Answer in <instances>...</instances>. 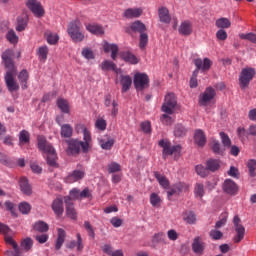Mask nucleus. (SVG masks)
Returning <instances> with one entry per match:
<instances>
[{
    "instance_id": "4c0bfd02",
    "label": "nucleus",
    "mask_w": 256,
    "mask_h": 256,
    "mask_svg": "<svg viewBox=\"0 0 256 256\" xmlns=\"http://www.w3.org/2000/svg\"><path fill=\"white\" fill-rule=\"evenodd\" d=\"M211 149L215 155H225V149L221 148V143H219V140H212Z\"/></svg>"
},
{
    "instance_id": "4be33fe9",
    "label": "nucleus",
    "mask_w": 256,
    "mask_h": 256,
    "mask_svg": "<svg viewBox=\"0 0 256 256\" xmlns=\"http://www.w3.org/2000/svg\"><path fill=\"white\" fill-rule=\"evenodd\" d=\"M100 68L102 69V71H114V73H116L117 75L121 73V69L117 68V64H115L111 60H104L101 63Z\"/></svg>"
},
{
    "instance_id": "bf43d9fd",
    "label": "nucleus",
    "mask_w": 256,
    "mask_h": 256,
    "mask_svg": "<svg viewBox=\"0 0 256 256\" xmlns=\"http://www.w3.org/2000/svg\"><path fill=\"white\" fill-rule=\"evenodd\" d=\"M33 247V240L31 238H26L21 242V249L24 251H29Z\"/></svg>"
},
{
    "instance_id": "f03ea898",
    "label": "nucleus",
    "mask_w": 256,
    "mask_h": 256,
    "mask_svg": "<svg viewBox=\"0 0 256 256\" xmlns=\"http://www.w3.org/2000/svg\"><path fill=\"white\" fill-rule=\"evenodd\" d=\"M38 148L40 151H43V153L47 154L46 161L50 167H59V164H57V153L55 152V148H53L51 144L47 143L45 138H38Z\"/></svg>"
},
{
    "instance_id": "5701e85b",
    "label": "nucleus",
    "mask_w": 256,
    "mask_h": 256,
    "mask_svg": "<svg viewBox=\"0 0 256 256\" xmlns=\"http://www.w3.org/2000/svg\"><path fill=\"white\" fill-rule=\"evenodd\" d=\"M158 17L161 23L169 25L171 23V15L169 14V9L167 7H160L158 9Z\"/></svg>"
},
{
    "instance_id": "de8ad7c7",
    "label": "nucleus",
    "mask_w": 256,
    "mask_h": 256,
    "mask_svg": "<svg viewBox=\"0 0 256 256\" xmlns=\"http://www.w3.org/2000/svg\"><path fill=\"white\" fill-rule=\"evenodd\" d=\"M148 44H149V35L146 32L140 34V39H139L140 49L141 50L145 49Z\"/></svg>"
},
{
    "instance_id": "e433bc0d",
    "label": "nucleus",
    "mask_w": 256,
    "mask_h": 256,
    "mask_svg": "<svg viewBox=\"0 0 256 256\" xmlns=\"http://www.w3.org/2000/svg\"><path fill=\"white\" fill-rule=\"evenodd\" d=\"M154 177L163 189H169V179L167 177L161 175L159 172H154Z\"/></svg>"
},
{
    "instance_id": "f704fd0d",
    "label": "nucleus",
    "mask_w": 256,
    "mask_h": 256,
    "mask_svg": "<svg viewBox=\"0 0 256 256\" xmlns=\"http://www.w3.org/2000/svg\"><path fill=\"white\" fill-rule=\"evenodd\" d=\"M57 107L60 109L62 113H66V114L70 113L69 101H67L64 98L57 99Z\"/></svg>"
},
{
    "instance_id": "e2e57ef3",
    "label": "nucleus",
    "mask_w": 256,
    "mask_h": 256,
    "mask_svg": "<svg viewBox=\"0 0 256 256\" xmlns=\"http://www.w3.org/2000/svg\"><path fill=\"white\" fill-rule=\"evenodd\" d=\"M119 171H121V165L119 163L112 162L108 164V173H117Z\"/></svg>"
},
{
    "instance_id": "864d4df0",
    "label": "nucleus",
    "mask_w": 256,
    "mask_h": 256,
    "mask_svg": "<svg viewBox=\"0 0 256 256\" xmlns=\"http://www.w3.org/2000/svg\"><path fill=\"white\" fill-rule=\"evenodd\" d=\"M18 207L22 215H29L31 213V204L27 202H21Z\"/></svg>"
},
{
    "instance_id": "aec40b11",
    "label": "nucleus",
    "mask_w": 256,
    "mask_h": 256,
    "mask_svg": "<svg viewBox=\"0 0 256 256\" xmlns=\"http://www.w3.org/2000/svg\"><path fill=\"white\" fill-rule=\"evenodd\" d=\"M85 177V172L81 170H74L72 173H70L66 178V183H77V181H81Z\"/></svg>"
},
{
    "instance_id": "338daca9",
    "label": "nucleus",
    "mask_w": 256,
    "mask_h": 256,
    "mask_svg": "<svg viewBox=\"0 0 256 256\" xmlns=\"http://www.w3.org/2000/svg\"><path fill=\"white\" fill-rule=\"evenodd\" d=\"M95 127L100 131H105L107 129V122L104 119L96 120Z\"/></svg>"
},
{
    "instance_id": "2f4dec72",
    "label": "nucleus",
    "mask_w": 256,
    "mask_h": 256,
    "mask_svg": "<svg viewBox=\"0 0 256 256\" xmlns=\"http://www.w3.org/2000/svg\"><path fill=\"white\" fill-rule=\"evenodd\" d=\"M60 135L64 139H71L73 137V127L70 124L61 125Z\"/></svg>"
},
{
    "instance_id": "13d9d810",
    "label": "nucleus",
    "mask_w": 256,
    "mask_h": 256,
    "mask_svg": "<svg viewBox=\"0 0 256 256\" xmlns=\"http://www.w3.org/2000/svg\"><path fill=\"white\" fill-rule=\"evenodd\" d=\"M82 57L88 60L95 59V53H93V50L91 48H83Z\"/></svg>"
},
{
    "instance_id": "37998d69",
    "label": "nucleus",
    "mask_w": 256,
    "mask_h": 256,
    "mask_svg": "<svg viewBox=\"0 0 256 256\" xmlns=\"http://www.w3.org/2000/svg\"><path fill=\"white\" fill-rule=\"evenodd\" d=\"M31 141V135L27 130H22L19 133V143L20 145H27Z\"/></svg>"
},
{
    "instance_id": "cd10ccee",
    "label": "nucleus",
    "mask_w": 256,
    "mask_h": 256,
    "mask_svg": "<svg viewBox=\"0 0 256 256\" xmlns=\"http://www.w3.org/2000/svg\"><path fill=\"white\" fill-rule=\"evenodd\" d=\"M120 83L122 85V93H127L131 89V85H133V79L129 75H121Z\"/></svg>"
},
{
    "instance_id": "a18cd8bd",
    "label": "nucleus",
    "mask_w": 256,
    "mask_h": 256,
    "mask_svg": "<svg viewBox=\"0 0 256 256\" xmlns=\"http://www.w3.org/2000/svg\"><path fill=\"white\" fill-rule=\"evenodd\" d=\"M37 55L40 61H47V55H49V48L47 46H41L38 48Z\"/></svg>"
},
{
    "instance_id": "5fc2aeb1",
    "label": "nucleus",
    "mask_w": 256,
    "mask_h": 256,
    "mask_svg": "<svg viewBox=\"0 0 256 256\" xmlns=\"http://www.w3.org/2000/svg\"><path fill=\"white\" fill-rule=\"evenodd\" d=\"M6 37H7V40L9 41V43H12L13 45H15L19 42V36H17V34L15 33L14 30L8 31Z\"/></svg>"
},
{
    "instance_id": "ea45409f",
    "label": "nucleus",
    "mask_w": 256,
    "mask_h": 256,
    "mask_svg": "<svg viewBox=\"0 0 256 256\" xmlns=\"http://www.w3.org/2000/svg\"><path fill=\"white\" fill-rule=\"evenodd\" d=\"M34 231H38L39 233H47L49 231V224L44 221H38L34 224Z\"/></svg>"
},
{
    "instance_id": "a878e982",
    "label": "nucleus",
    "mask_w": 256,
    "mask_h": 256,
    "mask_svg": "<svg viewBox=\"0 0 256 256\" xmlns=\"http://www.w3.org/2000/svg\"><path fill=\"white\" fill-rule=\"evenodd\" d=\"M192 251L196 253V255H203V251H205V243L201 240V238L196 237L192 243Z\"/></svg>"
},
{
    "instance_id": "6e6552de",
    "label": "nucleus",
    "mask_w": 256,
    "mask_h": 256,
    "mask_svg": "<svg viewBox=\"0 0 256 256\" xmlns=\"http://www.w3.org/2000/svg\"><path fill=\"white\" fill-rule=\"evenodd\" d=\"M235 236L233 237L234 243H241L242 239H245V226L241 224V218L234 216L233 218Z\"/></svg>"
},
{
    "instance_id": "f257e3e1",
    "label": "nucleus",
    "mask_w": 256,
    "mask_h": 256,
    "mask_svg": "<svg viewBox=\"0 0 256 256\" xmlns=\"http://www.w3.org/2000/svg\"><path fill=\"white\" fill-rule=\"evenodd\" d=\"M14 55L15 54L11 49H8L2 53V61L6 69H8L4 76V81L10 93L19 91V83H17V80H15V77H17V67H15V62H13Z\"/></svg>"
},
{
    "instance_id": "052dcab7",
    "label": "nucleus",
    "mask_w": 256,
    "mask_h": 256,
    "mask_svg": "<svg viewBox=\"0 0 256 256\" xmlns=\"http://www.w3.org/2000/svg\"><path fill=\"white\" fill-rule=\"evenodd\" d=\"M153 243H165V233L158 232L152 238Z\"/></svg>"
},
{
    "instance_id": "6ab92c4d",
    "label": "nucleus",
    "mask_w": 256,
    "mask_h": 256,
    "mask_svg": "<svg viewBox=\"0 0 256 256\" xmlns=\"http://www.w3.org/2000/svg\"><path fill=\"white\" fill-rule=\"evenodd\" d=\"M29 23V16L27 14H22L17 17L16 23V31L21 33V31H25L27 29V25Z\"/></svg>"
},
{
    "instance_id": "a19ab883",
    "label": "nucleus",
    "mask_w": 256,
    "mask_h": 256,
    "mask_svg": "<svg viewBox=\"0 0 256 256\" xmlns=\"http://www.w3.org/2000/svg\"><path fill=\"white\" fill-rule=\"evenodd\" d=\"M215 25L218 29H229L231 27V21L228 18H219L216 20Z\"/></svg>"
},
{
    "instance_id": "9d476101",
    "label": "nucleus",
    "mask_w": 256,
    "mask_h": 256,
    "mask_svg": "<svg viewBox=\"0 0 256 256\" xmlns=\"http://www.w3.org/2000/svg\"><path fill=\"white\" fill-rule=\"evenodd\" d=\"M134 87L137 91H143L149 87V76L145 73H136L134 75Z\"/></svg>"
},
{
    "instance_id": "9b49d317",
    "label": "nucleus",
    "mask_w": 256,
    "mask_h": 256,
    "mask_svg": "<svg viewBox=\"0 0 256 256\" xmlns=\"http://www.w3.org/2000/svg\"><path fill=\"white\" fill-rule=\"evenodd\" d=\"M26 7L35 15V17H43L45 15V9L41 5V2L37 0H27Z\"/></svg>"
},
{
    "instance_id": "dca6fc26",
    "label": "nucleus",
    "mask_w": 256,
    "mask_h": 256,
    "mask_svg": "<svg viewBox=\"0 0 256 256\" xmlns=\"http://www.w3.org/2000/svg\"><path fill=\"white\" fill-rule=\"evenodd\" d=\"M119 57L122 61H125V63H130V65H137V63H139V58L131 51H121Z\"/></svg>"
},
{
    "instance_id": "6e6d98bb",
    "label": "nucleus",
    "mask_w": 256,
    "mask_h": 256,
    "mask_svg": "<svg viewBox=\"0 0 256 256\" xmlns=\"http://www.w3.org/2000/svg\"><path fill=\"white\" fill-rule=\"evenodd\" d=\"M220 138H221L223 147H226L227 149H229V147H231V138H229V135H227V133L225 132H220Z\"/></svg>"
},
{
    "instance_id": "c9c22d12",
    "label": "nucleus",
    "mask_w": 256,
    "mask_h": 256,
    "mask_svg": "<svg viewBox=\"0 0 256 256\" xmlns=\"http://www.w3.org/2000/svg\"><path fill=\"white\" fill-rule=\"evenodd\" d=\"M206 167H208V171L215 173V171H219L221 167V161L217 159H210L206 162Z\"/></svg>"
},
{
    "instance_id": "680f3d73",
    "label": "nucleus",
    "mask_w": 256,
    "mask_h": 256,
    "mask_svg": "<svg viewBox=\"0 0 256 256\" xmlns=\"http://www.w3.org/2000/svg\"><path fill=\"white\" fill-rule=\"evenodd\" d=\"M150 203L152 207H157L161 203V197L157 193H152L150 195Z\"/></svg>"
},
{
    "instance_id": "8fccbe9b",
    "label": "nucleus",
    "mask_w": 256,
    "mask_h": 256,
    "mask_svg": "<svg viewBox=\"0 0 256 256\" xmlns=\"http://www.w3.org/2000/svg\"><path fill=\"white\" fill-rule=\"evenodd\" d=\"M195 171L200 177H207V175H209V167H205L201 164L195 167Z\"/></svg>"
},
{
    "instance_id": "774afa93",
    "label": "nucleus",
    "mask_w": 256,
    "mask_h": 256,
    "mask_svg": "<svg viewBox=\"0 0 256 256\" xmlns=\"http://www.w3.org/2000/svg\"><path fill=\"white\" fill-rule=\"evenodd\" d=\"M216 37L218 41H226L227 40V31L220 29L216 32Z\"/></svg>"
},
{
    "instance_id": "0eeeda50",
    "label": "nucleus",
    "mask_w": 256,
    "mask_h": 256,
    "mask_svg": "<svg viewBox=\"0 0 256 256\" xmlns=\"http://www.w3.org/2000/svg\"><path fill=\"white\" fill-rule=\"evenodd\" d=\"M255 69L253 68H243L240 76H239V85L240 88L245 90L249 87V83L253 81V77H255Z\"/></svg>"
},
{
    "instance_id": "58836bf2",
    "label": "nucleus",
    "mask_w": 256,
    "mask_h": 256,
    "mask_svg": "<svg viewBox=\"0 0 256 256\" xmlns=\"http://www.w3.org/2000/svg\"><path fill=\"white\" fill-rule=\"evenodd\" d=\"M86 29L93 35H103V27L98 24H87Z\"/></svg>"
},
{
    "instance_id": "09e8293b",
    "label": "nucleus",
    "mask_w": 256,
    "mask_h": 256,
    "mask_svg": "<svg viewBox=\"0 0 256 256\" xmlns=\"http://www.w3.org/2000/svg\"><path fill=\"white\" fill-rule=\"evenodd\" d=\"M239 38L243 39L244 41H250V43L256 44V34L253 32L250 33H241L239 34Z\"/></svg>"
},
{
    "instance_id": "603ef678",
    "label": "nucleus",
    "mask_w": 256,
    "mask_h": 256,
    "mask_svg": "<svg viewBox=\"0 0 256 256\" xmlns=\"http://www.w3.org/2000/svg\"><path fill=\"white\" fill-rule=\"evenodd\" d=\"M247 167L249 170V175L250 177H256V160L255 159H250L248 160Z\"/></svg>"
},
{
    "instance_id": "f8f14e48",
    "label": "nucleus",
    "mask_w": 256,
    "mask_h": 256,
    "mask_svg": "<svg viewBox=\"0 0 256 256\" xmlns=\"http://www.w3.org/2000/svg\"><path fill=\"white\" fill-rule=\"evenodd\" d=\"M215 95V89L211 87L206 88L204 93H202L199 97V105H201L202 107H207L211 100L215 98Z\"/></svg>"
},
{
    "instance_id": "7ed1b4c3",
    "label": "nucleus",
    "mask_w": 256,
    "mask_h": 256,
    "mask_svg": "<svg viewBox=\"0 0 256 256\" xmlns=\"http://www.w3.org/2000/svg\"><path fill=\"white\" fill-rule=\"evenodd\" d=\"M194 65L196 69L194 70L192 77L190 79V87L191 89H195L198 85L197 83V75H199V71L205 73V71H209L211 69V60L209 58H197L194 60Z\"/></svg>"
},
{
    "instance_id": "f3484780",
    "label": "nucleus",
    "mask_w": 256,
    "mask_h": 256,
    "mask_svg": "<svg viewBox=\"0 0 256 256\" xmlns=\"http://www.w3.org/2000/svg\"><path fill=\"white\" fill-rule=\"evenodd\" d=\"M103 50L104 53H111V59H113V61H117V55H119V46H117V44L104 42Z\"/></svg>"
},
{
    "instance_id": "c756f323",
    "label": "nucleus",
    "mask_w": 256,
    "mask_h": 256,
    "mask_svg": "<svg viewBox=\"0 0 256 256\" xmlns=\"http://www.w3.org/2000/svg\"><path fill=\"white\" fill-rule=\"evenodd\" d=\"M130 29L133 33H140V35H142L147 31V26L140 20H136L130 25Z\"/></svg>"
},
{
    "instance_id": "c03bdc74",
    "label": "nucleus",
    "mask_w": 256,
    "mask_h": 256,
    "mask_svg": "<svg viewBox=\"0 0 256 256\" xmlns=\"http://www.w3.org/2000/svg\"><path fill=\"white\" fill-rule=\"evenodd\" d=\"M194 195L195 197H199L200 199H203V197H205V185L201 183H196L194 187Z\"/></svg>"
},
{
    "instance_id": "69168bd1",
    "label": "nucleus",
    "mask_w": 256,
    "mask_h": 256,
    "mask_svg": "<svg viewBox=\"0 0 256 256\" xmlns=\"http://www.w3.org/2000/svg\"><path fill=\"white\" fill-rule=\"evenodd\" d=\"M69 195L70 196H68V197H70L71 201H76V199H81L80 191L77 188L72 189L70 191Z\"/></svg>"
},
{
    "instance_id": "2eb2a0df",
    "label": "nucleus",
    "mask_w": 256,
    "mask_h": 256,
    "mask_svg": "<svg viewBox=\"0 0 256 256\" xmlns=\"http://www.w3.org/2000/svg\"><path fill=\"white\" fill-rule=\"evenodd\" d=\"M104 105L105 107H109L112 105L111 115L112 117H117V114L119 113V104L117 101L113 100V96L111 94H107L104 98Z\"/></svg>"
},
{
    "instance_id": "c85d7f7f",
    "label": "nucleus",
    "mask_w": 256,
    "mask_h": 256,
    "mask_svg": "<svg viewBox=\"0 0 256 256\" xmlns=\"http://www.w3.org/2000/svg\"><path fill=\"white\" fill-rule=\"evenodd\" d=\"M194 141L198 147H205V143H207L205 132H203V130H196L194 134Z\"/></svg>"
},
{
    "instance_id": "3c124183",
    "label": "nucleus",
    "mask_w": 256,
    "mask_h": 256,
    "mask_svg": "<svg viewBox=\"0 0 256 256\" xmlns=\"http://www.w3.org/2000/svg\"><path fill=\"white\" fill-rule=\"evenodd\" d=\"M183 219L186 221V223H189L190 225H193L196 221L195 213L191 211H186L183 213Z\"/></svg>"
},
{
    "instance_id": "a211bd4d",
    "label": "nucleus",
    "mask_w": 256,
    "mask_h": 256,
    "mask_svg": "<svg viewBox=\"0 0 256 256\" xmlns=\"http://www.w3.org/2000/svg\"><path fill=\"white\" fill-rule=\"evenodd\" d=\"M143 15V8H128L124 11L123 17L126 19H138Z\"/></svg>"
},
{
    "instance_id": "7c9ffc66",
    "label": "nucleus",
    "mask_w": 256,
    "mask_h": 256,
    "mask_svg": "<svg viewBox=\"0 0 256 256\" xmlns=\"http://www.w3.org/2000/svg\"><path fill=\"white\" fill-rule=\"evenodd\" d=\"M66 237H67V233H65V230L62 228H58V236H57L56 243H55L56 251H59V249H61V247H63Z\"/></svg>"
},
{
    "instance_id": "72a5a7b5",
    "label": "nucleus",
    "mask_w": 256,
    "mask_h": 256,
    "mask_svg": "<svg viewBox=\"0 0 256 256\" xmlns=\"http://www.w3.org/2000/svg\"><path fill=\"white\" fill-rule=\"evenodd\" d=\"M77 133H83V141H92L91 139V132L87 129V126L84 124L76 125Z\"/></svg>"
},
{
    "instance_id": "79ce46f5",
    "label": "nucleus",
    "mask_w": 256,
    "mask_h": 256,
    "mask_svg": "<svg viewBox=\"0 0 256 256\" xmlns=\"http://www.w3.org/2000/svg\"><path fill=\"white\" fill-rule=\"evenodd\" d=\"M45 37L49 45H57V43L59 42V35L55 33L47 31L45 32Z\"/></svg>"
},
{
    "instance_id": "20e7f679",
    "label": "nucleus",
    "mask_w": 256,
    "mask_h": 256,
    "mask_svg": "<svg viewBox=\"0 0 256 256\" xmlns=\"http://www.w3.org/2000/svg\"><path fill=\"white\" fill-rule=\"evenodd\" d=\"M91 142L90 140H84V141H79L78 139H71L68 140V153L71 155H79L81 153H89V149L91 147Z\"/></svg>"
},
{
    "instance_id": "b1692460",
    "label": "nucleus",
    "mask_w": 256,
    "mask_h": 256,
    "mask_svg": "<svg viewBox=\"0 0 256 256\" xmlns=\"http://www.w3.org/2000/svg\"><path fill=\"white\" fill-rule=\"evenodd\" d=\"M76 239V242L75 240H72L66 245V247L68 249H75V247H77V251H83L85 246L83 245V238L81 237L80 233L76 234Z\"/></svg>"
},
{
    "instance_id": "4d7b16f0",
    "label": "nucleus",
    "mask_w": 256,
    "mask_h": 256,
    "mask_svg": "<svg viewBox=\"0 0 256 256\" xmlns=\"http://www.w3.org/2000/svg\"><path fill=\"white\" fill-rule=\"evenodd\" d=\"M113 145H115V140H113L111 138H109L107 141L100 140V147H102L106 151H109L111 149V147H113Z\"/></svg>"
},
{
    "instance_id": "0e129e2a",
    "label": "nucleus",
    "mask_w": 256,
    "mask_h": 256,
    "mask_svg": "<svg viewBox=\"0 0 256 256\" xmlns=\"http://www.w3.org/2000/svg\"><path fill=\"white\" fill-rule=\"evenodd\" d=\"M210 237L214 239V241H219V239H223V232L213 229L210 231Z\"/></svg>"
},
{
    "instance_id": "1a4fd4ad",
    "label": "nucleus",
    "mask_w": 256,
    "mask_h": 256,
    "mask_svg": "<svg viewBox=\"0 0 256 256\" xmlns=\"http://www.w3.org/2000/svg\"><path fill=\"white\" fill-rule=\"evenodd\" d=\"M177 106V99L175 98V94L169 93L165 96V102L162 105L163 113H167V115H173V110Z\"/></svg>"
},
{
    "instance_id": "39448f33",
    "label": "nucleus",
    "mask_w": 256,
    "mask_h": 256,
    "mask_svg": "<svg viewBox=\"0 0 256 256\" xmlns=\"http://www.w3.org/2000/svg\"><path fill=\"white\" fill-rule=\"evenodd\" d=\"M67 32L74 43H81L85 39V34L81 31V22L79 20L71 22L68 25Z\"/></svg>"
},
{
    "instance_id": "49530a36",
    "label": "nucleus",
    "mask_w": 256,
    "mask_h": 256,
    "mask_svg": "<svg viewBox=\"0 0 256 256\" xmlns=\"http://www.w3.org/2000/svg\"><path fill=\"white\" fill-rule=\"evenodd\" d=\"M175 137H185L187 135V128L181 124H177L174 129Z\"/></svg>"
},
{
    "instance_id": "412c9836",
    "label": "nucleus",
    "mask_w": 256,
    "mask_h": 256,
    "mask_svg": "<svg viewBox=\"0 0 256 256\" xmlns=\"http://www.w3.org/2000/svg\"><path fill=\"white\" fill-rule=\"evenodd\" d=\"M178 31L180 35H184L185 37H187L193 33V24L189 20L183 21L180 24Z\"/></svg>"
},
{
    "instance_id": "393cba45",
    "label": "nucleus",
    "mask_w": 256,
    "mask_h": 256,
    "mask_svg": "<svg viewBox=\"0 0 256 256\" xmlns=\"http://www.w3.org/2000/svg\"><path fill=\"white\" fill-rule=\"evenodd\" d=\"M19 187L24 195H31V193H33L31 184H29V180L26 177H21L19 179Z\"/></svg>"
},
{
    "instance_id": "473e14b6",
    "label": "nucleus",
    "mask_w": 256,
    "mask_h": 256,
    "mask_svg": "<svg viewBox=\"0 0 256 256\" xmlns=\"http://www.w3.org/2000/svg\"><path fill=\"white\" fill-rule=\"evenodd\" d=\"M18 81L20 82L21 88L23 90L27 89L29 86L27 85V82L29 81V72L27 70H22L18 74Z\"/></svg>"
},
{
    "instance_id": "4468645a",
    "label": "nucleus",
    "mask_w": 256,
    "mask_h": 256,
    "mask_svg": "<svg viewBox=\"0 0 256 256\" xmlns=\"http://www.w3.org/2000/svg\"><path fill=\"white\" fill-rule=\"evenodd\" d=\"M64 203L66 205V215L70 219H77V210H75V206L73 205V201H71V197L65 196Z\"/></svg>"
},
{
    "instance_id": "bb28decb",
    "label": "nucleus",
    "mask_w": 256,
    "mask_h": 256,
    "mask_svg": "<svg viewBox=\"0 0 256 256\" xmlns=\"http://www.w3.org/2000/svg\"><path fill=\"white\" fill-rule=\"evenodd\" d=\"M52 211H54L57 217H61V215H63V211H65V209L63 208V199L56 198L52 202Z\"/></svg>"
},
{
    "instance_id": "ddd939ff",
    "label": "nucleus",
    "mask_w": 256,
    "mask_h": 256,
    "mask_svg": "<svg viewBox=\"0 0 256 256\" xmlns=\"http://www.w3.org/2000/svg\"><path fill=\"white\" fill-rule=\"evenodd\" d=\"M222 189L224 193H227V195H237V192L239 191V186H237V183L231 179H226L222 185Z\"/></svg>"
},
{
    "instance_id": "423d86ee",
    "label": "nucleus",
    "mask_w": 256,
    "mask_h": 256,
    "mask_svg": "<svg viewBox=\"0 0 256 256\" xmlns=\"http://www.w3.org/2000/svg\"><path fill=\"white\" fill-rule=\"evenodd\" d=\"M159 147H162L163 159L174 155V157H181V145H171V142L167 140H160L158 143Z\"/></svg>"
}]
</instances>
